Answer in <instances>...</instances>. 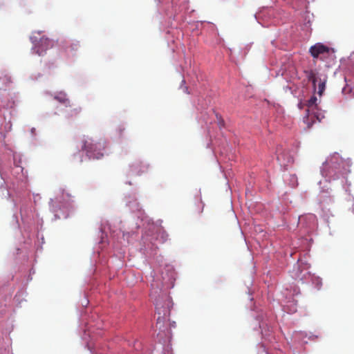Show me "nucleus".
Segmentation results:
<instances>
[{"label": "nucleus", "mask_w": 354, "mask_h": 354, "mask_svg": "<svg viewBox=\"0 0 354 354\" xmlns=\"http://www.w3.org/2000/svg\"><path fill=\"white\" fill-rule=\"evenodd\" d=\"M150 297L153 300L158 315L157 324H160L166 319L169 320L171 309L173 307L171 298L167 292H162L157 286L155 287L154 283L151 284Z\"/></svg>", "instance_id": "1"}, {"label": "nucleus", "mask_w": 354, "mask_h": 354, "mask_svg": "<svg viewBox=\"0 0 354 354\" xmlns=\"http://www.w3.org/2000/svg\"><path fill=\"white\" fill-rule=\"evenodd\" d=\"M105 147V140L95 141L92 138H87L83 140L82 149L86 151L89 158L100 159L104 156L103 151Z\"/></svg>", "instance_id": "2"}, {"label": "nucleus", "mask_w": 354, "mask_h": 354, "mask_svg": "<svg viewBox=\"0 0 354 354\" xmlns=\"http://www.w3.org/2000/svg\"><path fill=\"white\" fill-rule=\"evenodd\" d=\"M53 46V41L48 38L43 36L37 43L35 44L33 50L36 54L41 56L43 55L48 49Z\"/></svg>", "instance_id": "3"}, {"label": "nucleus", "mask_w": 354, "mask_h": 354, "mask_svg": "<svg viewBox=\"0 0 354 354\" xmlns=\"http://www.w3.org/2000/svg\"><path fill=\"white\" fill-rule=\"evenodd\" d=\"M328 52V47L320 43L316 44L310 48V53L314 58H318L319 55L327 54Z\"/></svg>", "instance_id": "4"}, {"label": "nucleus", "mask_w": 354, "mask_h": 354, "mask_svg": "<svg viewBox=\"0 0 354 354\" xmlns=\"http://www.w3.org/2000/svg\"><path fill=\"white\" fill-rule=\"evenodd\" d=\"M61 45L65 48L66 51H71V53L77 51L80 47V42L77 41H61Z\"/></svg>", "instance_id": "5"}, {"label": "nucleus", "mask_w": 354, "mask_h": 354, "mask_svg": "<svg viewBox=\"0 0 354 354\" xmlns=\"http://www.w3.org/2000/svg\"><path fill=\"white\" fill-rule=\"evenodd\" d=\"M82 112V108L80 106H76L70 109L66 114V118L68 120H73L77 118Z\"/></svg>", "instance_id": "6"}, {"label": "nucleus", "mask_w": 354, "mask_h": 354, "mask_svg": "<svg viewBox=\"0 0 354 354\" xmlns=\"http://www.w3.org/2000/svg\"><path fill=\"white\" fill-rule=\"evenodd\" d=\"M342 93L345 95L347 99L354 98V86H351L346 84L342 88Z\"/></svg>", "instance_id": "7"}, {"label": "nucleus", "mask_w": 354, "mask_h": 354, "mask_svg": "<svg viewBox=\"0 0 354 354\" xmlns=\"http://www.w3.org/2000/svg\"><path fill=\"white\" fill-rule=\"evenodd\" d=\"M306 77L308 80L313 83V86L315 88L317 78L316 73L313 70L305 71Z\"/></svg>", "instance_id": "8"}, {"label": "nucleus", "mask_w": 354, "mask_h": 354, "mask_svg": "<svg viewBox=\"0 0 354 354\" xmlns=\"http://www.w3.org/2000/svg\"><path fill=\"white\" fill-rule=\"evenodd\" d=\"M317 98L316 96L313 95L306 102V106L308 107V111L310 110H313L317 106Z\"/></svg>", "instance_id": "9"}, {"label": "nucleus", "mask_w": 354, "mask_h": 354, "mask_svg": "<svg viewBox=\"0 0 354 354\" xmlns=\"http://www.w3.org/2000/svg\"><path fill=\"white\" fill-rule=\"evenodd\" d=\"M55 99L63 104H68L69 103V100L65 93H59L55 97Z\"/></svg>", "instance_id": "10"}, {"label": "nucleus", "mask_w": 354, "mask_h": 354, "mask_svg": "<svg viewBox=\"0 0 354 354\" xmlns=\"http://www.w3.org/2000/svg\"><path fill=\"white\" fill-rule=\"evenodd\" d=\"M326 87V82L325 80L323 82H319L318 84V94L322 95L324 93Z\"/></svg>", "instance_id": "11"}, {"label": "nucleus", "mask_w": 354, "mask_h": 354, "mask_svg": "<svg viewBox=\"0 0 354 354\" xmlns=\"http://www.w3.org/2000/svg\"><path fill=\"white\" fill-rule=\"evenodd\" d=\"M277 159H278V160L283 162V164H284V165L286 164V162L289 163L292 161V158H290L289 157L287 158V160L286 161L284 155L283 153L278 154Z\"/></svg>", "instance_id": "12"}, {"label": "nucleus", "mask_w": 354, "mask_h": 354, "mask_svg": "<svg viewBox=\"0 0 354 354\" xmlns=\"http://www.w3.org/2000/svg\"><path fill=\"white\" fill-rule=\"evenodd\" d=\"M158 236L161 238L162 242H164L167 240L168 235L165 231H160L158 233Z\"/></svg>", "instance_id": "13"}, {"label": "nucleus", "mask_w": 354, "mask_h": 354, "mask_svg": "<svg viewBox=\"0 0 354 354\" xmlns=\"http://www.w3.org/2000/svg\"><path fill=\"white\" fill-rule=\"evenodd\" d=\"M199 206L200 207H199L198 212L200 214V213L203 212V208H204V204L201 199H200V201H199Z\"/></svg>", "instance_id": "14"}, {"label": "nucleus", "mask_w": 354, "mask_h": 354, "mask_svg": "<svg viewBox=\"0 0 354 354\" xmlns=\"http://www.w3.org/2000/svg\"><path fill=\"white\" fill-rule=\"evenodd\" d=\"M138 166H139V164H138V163H136V164L133 165L131 166L132 170H133V171H136V169H137V167H138Z\"/></svg>", "instance_id": "15"}, {"label": "nucleus", "mask_w": 354, "mask_h": 354, "mask_svg": "<svg viewBox=\"0 0 354 354\" xmlns=\"http://www.w3.org/2000/svg\"><path fill=\"white\" fill-rule=\"evenodd\" d=\"M183 90L187 94H189L190 93L189 91L188 88L187 86H185L183 88Z\"/></svg>", "instance_id": "16"}, {"label": "nucleus", "mask_w": 354, "mask_h": 354, "mask_svg": "<svg viewBox=\"0 0 354 354\" xmlns=\"http://www.w3.org/2000/svg\"><path fill=\"white\" fill-rule=\"evenodd\" d=\"M142 171H141V173L145 172V171H147V167H146V166H142Z\"/></svg>", "instance_id": "17"}, {"label": "nucleus", "mask_w": 354, "mask_h": 354, "mask_svg": "<svg viewBox=\"0 0 354 354\" xmlns=\"http://www.w3.org/2000/svg\"><path fill=\"white\" fill-rule=\"evenodd\" d=\"M35 128H32L31 129V133H32V135L35 134Z\"/></svg>", "instance_id": "18"}, {"label": "nucleus", "mask_w": 354, "mask_h": 354, "mask_svg": "<svg viewBox=\"0 0 354 354\" xmlns=\"http://www.w3.org/2000/svg\"><path fill=\"white\" fill-rule=\"evenodd\" d=\"M66 196L68 198H71V195L68 193H66Z\"/></svg>", "instance_id": "19"}, {"label": "nucleus", "mask_w": 354, "mask_h": 354, "mask_svg": "<svg viewBox=\"0 0 354 354\" xmlns=\"http://www.w3.org/2000/svg\"><path fill=\"white\" fill-rule=\"evenodd\" d=\"M65 192L63 191L62 192V197L64 198Z\"/></svg>", "instance_id": "20"}]
</instances>
